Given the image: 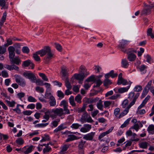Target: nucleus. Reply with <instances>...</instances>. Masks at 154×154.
<instances>
[{
  "instance_id": "f257e3e1",
  "label": "nucleus",
  "mask_w": 154,
  "mask_h": 154,
  "mask_svg": "<svg viewBox=\"0 0 154 154\" xmlns=\"http://www.w3.org/2000/svg\"><path fill=\"white\" fill-rule=\"evenodd\" d=\"M38 54L40 55L41 57H43L45 55L44 60L45 63L48 64L49 63L51 60L54 57V54L52 52L51 48L49 46H45L43 49L38 51L33 55V57L36 61H40V59Z\"/></svg>"
},
{
  "instance_id": "f03ea898",
  "label": "nucleus",
  "mask_w": 154,
  "mask_h": 154,
  "mask_svg": "<svg viewBox=\"0 0 154 154\" xmlns=\"http://www.w3.org/2000/svg\"><path fill=\"white\" fill-rule=\"evenodd\" d=\"M79 121L82 123L86 122L92 123L94 122L90 115L86 112H84L82 115Z\"/></svg>"
},
{
  "instance_id": "7ed1b4c3",
  "label": "nucleus",
  "mask_w": 154,
  "mask_h": 154,
  "mask_svg": "<svg viewBox=\"0 0 154 154\" xmlns=\"http://www.w3.org/2000/svg\"><path fill=\"white\" fill-rule=\"evenodd\" d=\"M23 75L26 78L29 79L33 83H35L36 79V76L32 72L29 71H26L23 74Z\"/></svg>"
},
{
  "instance_id": "20e7f679",
  "label": "nucleus",
  "mask_w": 154,
  "mask_h": 154,
  "mask_svg": "<svg viewBox=\"0 0 154 154\" xmlns=\"http://www.w3.org/2000/svg\"><path fill=\"white\" fill-rule=\"evenodd\" d=\"M53 112L55 116H61L64 114L63 109L62 108H56L53 109L49 113Z\"/></svg>"
},
{
  "instance_id": "39448f33",
  "label": "nucleus",
  "mask_w": 154,
  "mask_h": 154,
  "mask_svg": "<svg viewBox=\"0 0 154 154\" xmlns=\"http://www.w3.org/2000/svg\"><path fill=\"white\" fill-rule=\"evenodd\" d=\"M139 95V94L138 93H137L135 95L134 92H131L128 95V98L130 100H131L133 99L132 101L130 103L133 102V105L135 104L136 100L138 98Z\"/></svg>"
},
{
  "instance_id": "423d86ee",
  "label": "nucleus",
  "mask_w": 154,
  "mask_h": 154,
  "mask_svg": "<svg viewBox=\"0 0 154 154\" xmlns=\"http://www.w3.org/2000/svg\"><path fill=\"white\" fill-rule=\"evenodd\" d=\"M88 74H85L84 75L82 73L75 74H74L73 77L75 79L79 81V83H82V82L84 78Z\"/></svg>"
},
{
  "instance_id": "0eeeda50",
  "label": "nucleus",
  "mask_w": 154,
  "mask_h": 154,
  "mask_svg": "<svg viewBox=\"0 0 154 154\" xmlns=\"http://www.w3.org/2000/svg\"><path fill=\"white\" fill-rule=\"evenodd\" d=\"M133 103L132 102L131 103H130L125 109L120 114L118 118H119V119H120L126 115L128 112L130 108L133 106Z\"/></svg>"
},
{
  "instance_id": "6e6552de",
  "label": "nucleus",
  "mask_w": 154,
  "mask_h": 154,
  "mask_svg": "<svg viewBox=\"0 0 154 154\" xmlns=\"http://www.w3.org/2000/svg\"><path fill=\"white\" fill-rule=\"evenodd\" d=\"M152 7V6L150 5H145L143 9L141 12V15H147L149 14L151 11V9Z\"/></svg>"
},
{
  "instance_id": "1a4fd4ad",
  "label": "nucleus",
  "mask_w": 154,
  "mask_h": 154,
  "mask_svg": "<svg viewBox=\"0 0 154 154\" xmlns=\"http://www.w3.org/2000/svg\"><path fill=\"white\" fill-rule=\"evenodd\" d=\"M128 42V41L126 40H122L120 42V44L118 45L119 49L124 53L126 52V50L124 48L127 45Z\"/></svg>"
},
{
  "instance_id": "9d476101",
  "label": "nucleus",
  "mask_w": 154,
  "mask_h": 154,
  "mask_svg": "<svg viewBox=\"0 0 154 154\" xmlns=\"http://www.w3.org/2000/svg\"><path fill=\"white\" fill-rule=\"evenodd\" d=\"M9 52V59L14 57L15 56L14 48L13 46H10L8 48Z\"/></svg>"
},
{
  "instance_id": "9b49d317",
  "label": "nucleus",
  "mask_w": 154,
  "mask_h": 154,
  "mask_svg": "<svg viewBox=\"0 0 154 154\" xmlns=\"http://www.w3.org/2000/svg\"><path fill=\"white\" fill-rule=\"evenodd\" d=\"M91 128V125L88 124H85L81 128L80 131L83 133H86L89 131Z\"/></svg>"
},
{
  "instance_id": "f8f14e48",
  "label": "nucleus",
  "mask_w": 154,
  "mask_h": 154,
  "mask_svg": "<svg viewBox=\"0 0 154 154\" xmlns=\"http://www.w3.org/2000/svg\"><path fill=\"white\" fill-rule=\"evenodd\" d=\"M15 80L16 82L18 83L20 86L22 87H24L25 86L26 82L24 79L20 76H18L16 78Z\"/></svg>"
},
{
  "instance_id": "ddd939ff",
  "label": "nucleus",
  "mask_w": 154,
  "mask_h": 154,
  "mask_svg": "<svg viewBox=\"0 0 154 154\" xmlns=\"http://www.w3.org/2000/svg\"><path fill=\"white\" fill-rule=\"evenodd\" d=\"M10 61L11 63L15 64L17 65L20 64L21 63V60L18 56H16L10 59Z\"/></svg>"
},
{
  "instance_id": "4468645a",
  "label": "nucleus",
  "mask_w": 154,
  "mask_h": 154,
  "mask_svg": "<svg viewBox=\"0 0 154 154\" xmlns=\"http://www.w3.org/2000/svg\"><path fill=\"white\" fill-rule=\"evenodd\" d=\"M95 134V133L91 132L84 136L83 138L87 140H93Z\"/></svg>"
},
{
  "instance_id": "2eb2a0df",
  "label": "nucleus",
  "mask_w": 154,
  "mask_h": 154,
  "mask_svg": "<svg viewBox=\"0 0 154 154\" xmlns=\"http://www.w3.org/2000/svg\"><path fill=\"white\" fill-rule=\"evenodd\" d=\"M128 54L127 59L130 61H134L136 59V56L132 53L127 52Z\"/></svg>"
},
{
  "instance_id": "dca6fc26",
  "label": "nucleus",
  "mask_w": 154,
  "mask_h": 154,
  "mask_svg": "<svg viewBox=\"0 0 154 154\" xmlns=\"http://www.w3.org/2000/svg\"><path fill=\"white\" fill-rule=\"evenodd\" d=\"M30 65L32 67V69H33L34 66V64L29 60L23 61V63L22 66L24 67H27Z\"/></svg>"
},
{
  "instance_id": "f3484780",
  "label": "nucleus",
  "mask_w": 154,
  "mask_h": 154,
  "mask_svg": "<svg viewBox=\"0 0 154 154\" xmlns=\"http://www.w3.org/2000/svg\"><path fill=\"white\" fill-rule=\"evenodd\" d=\"M60 73L62 75V77H66L68 74L66 67V66H62L61 67Z\"/></svg>"
},
{
  "instance_id": "a211bd4d",
  "label": "nucleus",
  "mask_w": 154,
  "mask_h": 154,
  "mask_svg": "<svg viewBox=\"0 0 154 154\" xmlns=\"http://www.w3.org/2000/svg\"><path fill=\"white\" fill-rule=\"evenodd\" d=\"M68 137V138L66 140V142L79 139L78 137L74 135H69Z\"/></svg>"
},
{
  "instance_id": "6ab92c4d",
  "label": "nucleus",
  "mask_w": 154,
  "mask_h": 154,
  "mask_svg": "<svg viewBox=\"0 0 154 154\" xmlns=\"http://www.w3.org/2000/svg\"><path fill=\"white\" fill-rule=\"evenodd\" d=\"M49 103L50 106H54L56 105V100L53 96H50Z\"/></svg>"
},
{
  "instance_id": "aec40b11",
  "label": "nucleus",
  "mask_w": 154,
  "mask_h": 154,
  "mask_svg": "<svg viewBox=\"0 0 154 154\" xmlns=\"http://www.w3.org/2000/svg\"><path fill=\"white\" fill-rule=\"evenodd\" d=\"M130 85H129L126 87L120 88L118 89V92L120 93H122L127 92L130 88Z\"/></svg>"
},
{
  "instance_id": "412c9836",
  "label": "nucleus",
  "mask_w": 154,
  "mask_h": 154,
  "mask_svg": "<svg viewBox=\"0 0 154 154\" xmlns=\"http://www.w3.org/2000/svg\"><path fill=\"white\" fill-rule=\"evenodd\" d=\"M113 129V127H111L108 131L106 132L102 133L99 137L100 139H101L104 137L106 135L108 134L109 133L111 132Z\"/></svg>"
},
{
  "instance_id": "4be33fe9",
  "label": "nucleus",
  "mask_w": 154,
  "mask_h": 154,
  "mask_svg": "<svg viewBox=\"0 0 154 154\" xmlns=\"http://www.w3.org/2000/svg\"><path fill=\"white\" fill-rule=\"evenodd\" d=\"M69 146V145H65L62 146L60 148L61 151L59 153L60 154H64L67 150Z\"/></svg>"
},
{
  "instance_id": "5701e85b",
  "label": "nucleus",
  "mask_w": 154,
  "mask_h": 154,
  "mask_svg": "<svg viewBox=\"0 0 154 154\" xmlns=\"http://www.w3.org/2000/svg\"><path fill=\"white\" fill-rule=\"evenodd\" d=\"M121 64L122 67L125 68H127L129 66V63L125 59L122 60Z\"/></svg>"
},
{
  "instance_id": "b1692460",
  "label": "nucleus",
  "mask_w": 154,
  "mask_h": 154,
  "mask_svg": "<svg viewBox=\"0 0 154 154\" xmlns=\"http://www.w3.org/2000/svg\"><path fill=\"white\" fill-rule=\"evenodd\" d=\"M147 131L149 134H154V125H149L148 127Z\"/></svg>"
},
{
  "instance_id": "393cba45",
  "label": "nucleus",
  "mask_w": 154,
  "mask_h": 154,
  "mask_svg": "<svg viewBox=\"0 0 154 154\" xmlns=\"http://www.w3.org/2000/svg\"><path fill=\"white\" fill-rule=\"evenodd\" d=\"M85 143V141H84L82 140L79 142L78 147L79 150H82L83 149Z\"/></svg>"
},
{
  "instance_id": "a878e982",
  "label": "nucleus",
  "mask_w": 154,
  "mask_h": 154,
  "mask_svg": "<svg viewBox=\"0 0 154 154\" xmlns=\"http://www.w3.org/2000/svg\"><path fill=\"white\" fill-rule=\"evenodd\" d=\"M147 34L148 36H150L152 38H154V35L153 33L152 29V28H150L147 29Z\"/></svg>"
},
{
  "instance_id": "bb28decb",
  "label": "nucleus",
  "mask_w": 154,
  "mask_h": 154,
  "mask_svg": "<svg viewBox=\"0 0 154 154\" xmlns=\"http://www.w3.org/2000/svg\"><path fill=\"white\" fill-rule=\"evenodd\" d=\"M65 85L66 87L68 89H71L72 87V86L69 82V79L67 77L66 78L65 80Z\"/></svg>"
},
{
  "instance_id": "cd10ccee",
  "label": "nucleus",
  "mask_w": 154,
  "mask_h": 154,
  "mask_svg": "<svg viewBox=\"0 0 154 154\" xmlns=\"http://www.w3.org/2000/svg\"><path fill=\"white\" fill-rule=\"evenodd\" d=\"M79 71L81 72V73L85 75L87 71V69L85 66L82 65L79 67Z\"/></svg>"
},
{
  "instance_id": "c85d7f7f",
  "label": "nucleus",
  "mask_w": 154,
  "mask_h": 154,
  "mask_svg": "<svg viewBox=\"0 0 154 154\" xmlns=\"http://www.w3.org/2000/svg\"><path fill=\"white\" fill-rule=\"evenodd\" d=\"M66 128V127L64 126L63 124H61L56 128V129L54 130V132L55 133H57L58 131L62 130Z\"/></svg>"
},
{
  "instance_id": "c756f323",
  "label": "nucleus",
  "mask_w": 154,
  "mask_h": 154,
  "mask_svg": "<svg viewBox=\"0 0 154 154\" xmlns=\"http://www.w3.org/2000/svg\"><path fill=\"white\" fill-rule=\"evenodd\" d=\"M148 143L146 142H142L139 143V146L140 147L143 149H146L147 147Z\"/></svg>"
},
{
  "instance_id": "7c9ffc66",
  "label": "nucleus",
  "mask_w": 154,
  "mask_h": 154,
  "mask_svg": "<svg viewBox=\"0 0 154 154\" xmlns=\"http://www.w3.org/2000/svg\"><path fill=\"white\" fill-rule=\"evenodd\" d=\"M117 84L118 85H120L122 84L123 85H126L128 84V82L127 80L123 79L118 81Z\"/></svg>"
},
{
  "instance_id": "2f4dec72",
  "label": "nucleus",
  "mask_w": 154,
  "mask_h": 154,
  "mask_svg": "<svg viewBox=\"0 0 154 154\" xmlns=\"http://www.w3.org/2000/svg\"><path fill=\"white\" fill-rule=\"evenodd\" d=\"M5 101L7 105L11 107H13L14 106L16 103L14 101H10L8 100H6Z\"/></svg>"
},
{
  "instance_id": "473e14b6",
  "label": "nucleus",
  "mask_w": 154,
  "mask_h": 154,
  "mask_svg": "<svg viewBox=\"0 0 154 154\" xmlns=\"http://www.w3.org/2000/svg\"><path fill=\"white\" fill-rule=\"evenodd\" d=\"M49 144H47L46 147L43 149V152L44 153H47L51 150V149L50 147L48 146Z\"/></svg>"
},
{
  "instance_id": "72a5a7b5",
  "label": "nucleus",
  "mask_w": 154,
  "mask_h": 154,
  "mask_svg": "<svg viewBox=\"0 0 154 154\" xmlns=\"http://www.w3.org/2000/svg\"><path fill=\"white\" fill-rule=\"evenodd\" d=\"M69 101L71 105L74 106H75V104L74 102V97L73 96H71L69 98Z\"/></svg>"
},
{
  "instance_id": "f704fd0d",
  "label": "nucleus",
  "mask_w": 154,
  "mask_h": 154,
  "mask_svg": "<svg viewBox=\"0 0 154 154\" xmlns=\"http://www.w3.org/2000/svg\"><path fill=\"white\" fill-rule=\"evenodd\" d=\"M85 107L83 106L82 108H78L76 109V111L79 113H81L82 112H85Z\"/></svg>"
},
{
  "instance_id": "c9c22d12",
  "label": "nucleus",
  "mask_w": 154,
  "mask_h": 154,
  "mask_svg": "<svg viewBox=\"0 0 154 154\" xmlns=\"http://www.w3.org/2000/svg\"><path fill=\"white\" fill-rule=\"evenodd\" d=\"M33 147V146L32 145L30 146L27 149L26 151L24 152V153L25 154H28L30 152L32 151Z\"/></svg>"
},
{
  "instance_id": "e433bc0d",
  "label": "nucleus",
  "mask_w": 154,
  "mask_h": 154,
  "mask_svg": "<svg viewBox=\"0 0 154 154\" xmlns=\"http://www.w3.org/2000/svg\"><path fill=\"white\" fill-rule=\"evenodd\" d=\"M82 97L80 94H78L75 98V100L77 102L80 103H81Z\"/></svg>"
},
{
  "instance_id": "4c0bfd02",
  "label": "nucleus",
  "mask_w": 154,
  "mask_h": 154,
  "mask_svg": "<svg viewBox=\"0 0 154 154\" xmlns=\"http://www.w3.org/2000/svg\"><path fill=\"white\" fill-rule=\"evenodd\" d=\"M95 81V78L94 75H91L86 80V82H94Z\"/></svg>"
},
{
  "instance_id": "58836bf2",
  "label": "nucleus",
  "mask_w": 154,
  "mask_h": 154,
  "mask_svg": "<svg viewBox=\"0 0 154 154\" xmlns=\"http://www.w3.org/2000/svg\"><path fill=\"white\" fill-rule=\"evenodd\" d=\"M81 126V125L78 123H73L72 124L71 126V127L74 129H77L79 128V127Z\"/></svg>"
},
{
  "instance_id": "ea45409f",
  "label": "nucleus",
  "mask_w": 154,
  "mask_h": 154,
  "mask_svg": "<svg viewBox=\"0 0 154 154\" xmlns=\"http://www.w3.org/2000/svg\"><path fill=\"white\" fill-rule=\"evenodd\" d=\"M120 112V109L119 108H116L115 109L114 111V114L117 119H119L118 117V115L119 114Z\"/></svg>"
},
{
  "instance_id": "a19ab883",
  "label": "nucleus",
  "mask_w": 154,
  "mask_h": 154,
  "mask_svg": "<svg viewBox=\"0 0 154 154\" xmlns=\"http://www.w3.org/2000/svg\"><path fill=\"white\" fill-rule=\"evenodd\" d=\"M35 90L38 92L40 93H43L44 92V89L42 87L39 86H37L35 88Z\"/></svg>"
},
{
  "instance_id": "79ce46f5",
  "label": "nucleus",
  "mask_w": 154,
  "mask_h": 154,
  "mask_svg": "<svg viewBox=\"0 0 154 154\" xmlns=\"http://www.w3.org/2000/svg\"><path fill=\"white\" fill-rule=\"evenodd\" d=\"M39 76L41 77L42 79L44 81H48V79L47 78L45 75L43 73H39Z\"/></svg>"
},
{
  "instance_id": "37998d69",
  "label": "nucleus",
  "mask_w": 154,
  "mask_h": 154,
  "mask_svg": "<svg viewBox=\"0 0 154 154\" xmlns=\"http://www.w3.org/2000/svg\"><path fill=\"white\" fill-rule=\"evenodd\" d=\"M55 47L59 51H61L62 50V47L61 45L59 44L55 43H54Z\"/></svg>"
},
{
  "instance_id": "c03bdc74",
  "label": "nucleus",
  "mask_w": 154,
  "mask_h": 154,
  "mask_svg": "<svg viewBox=\"0 0 154 154\" xmlns=\"http://www.w3.org/2000/svg\"><path fill=\"white\" fill-rule=\"evenodd\" d=\"M44 137H42V140H41V142L45 141H46L49 140H50L49 136L47 135H44Z\"/></svg>"
},
{
  "instance_id": "a18cd8bd",
  "label": "nucleus",
  "mask_w": 154,
  "mask_h": 154,
  "mask_svg": "<svg viewBox=\"0 0 154 154\" xmlns=\"http://www.w3.org/2000/svg\"><path fill=\"white\" fill-rule=\"evenodd\" d=\"M97 108L102 110L103 109V105L102 104V103L101 101H99V102L97 103Z\"/></svg>"
},
{
  "instance_id": "49530a36",
  "label": "nucleus",
  "mask_w": 154,
  "mask_h": 154,
  "mask_svg": "<svg viewBox=\"0 0 154 154\" xmlns=\"http://www.w3.org/2000/svg\"><path fill=\"white\" fill-rule=\"evenodd\" d=\"M142 89V88L141 86L139 85L136 86L134 89V91L137 92H140Z\"/></svg>"
},
{
  "instance_id": "de8ad7c7",
  "label": "nucleus",
  "mask_w": 154,
  "mask_h": 154,
  "mask_svg": "<svg viewBox=\"0 0 154 154\" xmlns=\"http://www.w3.org/2000/svg\"><path fill=\"white\" fill-rule=\"evenodd\" d=\"M112 83L108 79H105L103 82L104 85L105 86H106L109 85L111 84Z\"/></svg>"
},
{
  "instance_id": "09e8293b",
  "label": "nucleus",
  "mask_w": 154,
  "mask_h": 154,
  "mask_svg": "<svg viewBox=\"0 0 154 154\" xmlns=\"http://www.w3.org/2000/svg\"><path fill=\"white\" fill-rule=\"evenodd\" d=\"M44 85L45 86L46 88V91L47 92L50 91L51 90V85L50 84L48 83H45Z\"/></svg>"
},
{
  "instance_id": "8fccbe9b",
  "label": "nucleus",
  "mask_w": 154,
  "mask_h": 154,
  "mask_svg": "<svg viewBox=\"0 0 154 154\" xmlns=\"http://www.w3.org/2000/svg\"><path fill=\"white\" fill-rule=\"evenodd\" d=\"M16 143L19 145H22L24 143V141L21 138H20L16 140Z\"/></svg>"
},
{
  "instance_id": "3c124183",
  "label": "nucleus",
  "mask_w": 154,
  "mask_h": 154,
  "mask_svg": "<svg viewBox=\"0 0 154 154\" xmlns=\"http://www.w3.org/2000/svg\"><path fill=\"white\" fill-rule=\"evenodd\" d=\"M152 83V81L151 80L147 84L146 86L145 89H148V90L149 91V89H150L152 86H151V85Z\"/></svg>"
},
{
  "instance_id": "603ef678",
  "label": "nucleus",
  "mask_w": 154,
  "mask_h": 154,
  "mask_svg": "<svg viewBox=\"0 0 154 154\" xmlns=\"http://www.w3.org/2000/svg\"><path fill=\"white\" fill-rule=\"evenodd\" d=\"M152 83V81L151 80L147 84L146 86L145 89H148V90L149 91V89H150L152 86H151V85Z\"/></svg>"
},
{
  "instance_id": "864d4df0",
  "label": "nucleus",
  "mask_w": 154,
  "mask_h": 154,
  "mask_svg": "<svg viewBox=\"0 0 154 154\" xmlns=\"http://www.w3.org/2000/svg\"><path fill=\"white\" fill-rule=\"evenodd\" d=\"M96 85L94 86V88L99 87L102 83V82L100 79L97 80L96 81Z\"/></svg>"
},
{
  "instance_id": "5fc2aeb1",
  "label": "nucleus",
  "mask_w": 154,
  "mask_h": 154,
  "mask_svg": "<svg viewBox=\"0 0 154 154\" xmlns=\"http://www.w3.org/2000/svg\"><path fill=\"white\" fill-rule=\"evenodd\" d=\"M2 75L4 78L8 77L9 76L7 72L5 70L2 71Z\"/></svg>"
},
{
  "instance_id": "6e6d98bb",
  "label": "nucleus",
  "mask_w": 154,
  "mask_h": 154,
  "mask_svg": "<svg viewBox=\"0 0 154 154\" xmlns=\"http://www.w3.org/2000/svg\"><path fill=\"white\" fill-rule=\"evenodd\" d=\"M60 106H63V108L68 106L67 102L65 100H63L60 104Z\"/></svg>"
},
{
  "instance_id": "4d7b16f0",
  "label": "nucleus",
  "mask_w": 154,
  "mask_h": 154,
  "mask_svg": "<svg viewBox=\"0 0 154 154\" xmlns=\"http://www.w3.org/2000/svg\"><path fill=\"white\" fill-rule=\"evenodd\" d=\"M37 85H43L44 84L43 83V82L41 79H38L37 80H35V82Z\"/></svg>"
},
{
  "instance_id": "13d9d810",
  "label": "nucleus",
  "mask_w": 154,
  "mask_h": 154,
  "mask_svg": "<svg viewBox=\"0 0 154 154\" xmlns=\"http://www.w3.org/2000/svg\"><path fill=\"white\" fill-rule=\"evenodd\" d=\"M6 51V48L4 46H0V54H4Z\"/></svg>"
},
{
  "instance_id": "bf43d9fd",
  "label": "nucleus",
  "mask_w": 154,
  "mask_h": 154,
  "mask_svg": "<svg viewBox=\"0 0 154 154\" xmlns=\"http://www.w3.org/2000/svg\"><path fill=\"white\" fill-rule=\"evenodd\" d=\"M22 52L23 53H26L28 54L29 51V50L28 48L26 46L23 47L22 49Z\"/></svg>"
},
{
  "instance_id": "052dcab7",
  "label": "nucleus",
  "mask_w": 154,
  "mask_h": 154,
  "mask_svg": "<svg viewBox=\"0 0 154 154\" xmlns=\"http://www.w3.org/2000/svg\"><path fill=\"white\" fill-rule=\"evenodd\" d=\"M57 96L60 98H63L64 97V94L61 91H58L57 92Z\"/></svg>"
},
{
  "instance_id": "680f3d73",
  "label": "nucleus",
  "mask_w": 154,
  "mask_h": 154,
  "mask_svg": "<svg viewBox=\"0 0 154 154\" xmlns=\"http://www.w3.org/2000/svg\"><path fill=\"white\" fill-rule=\"evenodd\" d=\"M91 84L88 82H85L84 87L86 90H88L90 87Z\"/></svg>"
},
{
  "instance_id": "e2e57ef3",
  "label": "nucleus",
  "mask_w": 154,
  "mask_h": 154,
  "mask_svg": "<svg viewBox=\"0 0 154 154\" xmlns=\"http://www.w3.org/2000/svg\"><path fill=\"white\" fill-rule=\"evenodd\" d=\"M28 100L29 102H35L36 101V100L31 96H29L28 97Z\"/></svg>"
},
{
  "instance_id": "0e129e2a",
  "label": "nucleus",
  "mask_w": 154,
  "mask_h": 154,
  "mask_svg": "<svg viewBox=\"0 0 154 154\" xmlns=\"http://www.w3.org/2000/svg\"><path fill=\"white\" fill-rule=\"evenodd\" d=\"M48 124V123H46L38 124L35 125V127H44L47 126Z\"/></svg>"
},
{
  "instance_id": "69168bd1",
  "label": "nucleus",
  "mask_w": 154,
  "mask_h": 154,
  "mask_svg": "<svg viewBox=\"0 0 154 154\" xmlns=\"http://www.w3.org/2000/svg\"><path fill=\"white\" fill-rule=\"evenodd\" d=\"M148 91H149L148 90V89H145L144 88L141 95L142 97H144L146 96V95L147 94L148 92Z\"/></svg>"
},
{
  "instance_id": "338daca9",
  "label": "nucleus",
  "mask_w": 154,
  "mask_h": 154,
  "mask_svg": "<svg viewBox=\"0 0 154 154\" xmlns=\"http://www.w3.org/2000/svg\"><path fill=\"white\" fill-rule=\"evenodd\" d=\"M57 121H54L52 123V124L53 126L56 127L58 124V122L60 121V119H57Z\"/></svg>"
},
{
  "instance_id": "774afa93",
  "label": "nucleus",
  "mask_w": 154,
  "mask_h": 154,
  "mask_svg": "<svg viewBox=\"0 0 154 154\" xmlns=\"http://www.w3.org/2000/svg\"><path fill=\"white\" fill-rule=\"evenodd\" d=\"M146 112L145 110V109H138L137 111V114L139 115H142L145 113Z\"/></svg>"
}]
</instances>
